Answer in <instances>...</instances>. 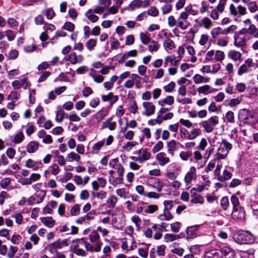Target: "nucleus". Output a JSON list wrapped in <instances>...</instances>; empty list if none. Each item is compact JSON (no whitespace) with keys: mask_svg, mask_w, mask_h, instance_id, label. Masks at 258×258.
I'll return each mask as SVG.
<instances>
[{"mask_svg":"<svg viewBox=\"0 0 258 258\" xmlns=\"http://www.w3.org/2000/svg\"><path fill=\"white\" fill-rule=\"evenodd\" d=\"M230 202L232 205V219L237 222L243 221L245 217V211L240 205L239 199L236 194L231 196Z\"/></svg>","mask_w":258,"mask_h":258,"instance_id":"1","label":"nucleus"},{"mask_svg":"<svg viewBox=\"0 0 258 258\" xmlns=\"http://www.w3.org/2000/svg\"><path fill=\"white\" fill-rule=\"evenodd\" d=\"M232 148V145L226 139H222L215 155V159L218 160L225 159Z\"/></svg>","mask_w":258,"mask_h":258,"instance_id":"2","label":"nucleus"},{"mask_svg":"<svg viewBox=\"0 0 258 258\" xmlns=\"http://www.w3.org/2000/svg\"><path fill=\"white\" fill-rule=\"evenodd\" d=\"M234 39V45L236 47H244L248 40L246 29H242L238 32H235Z\"/></svg>","mask_w":258,"mask_h":258,"instance_id":"3","label":"nucleus"},{"mask_svg":"<svg viewBox=\"0 0 258 258\" xmlns=\"http://www.w3.org/2000/svg\"><path fill=\"white\" fill-rule=\"evenodd\" d=\"M145 184L149 187L156 189L157 192H161L164 185L163 182L159 178L149 176L145 180Z\"/></svg>","mask_w":258,"mask_h":258,"instance_id":"4","label":"nucleus"},{"mask_svg":"<svg viewBox=\"0 0 258 258\" xmlns=\"http://www.w3.org/2000/svg\"><path fill=\"white\" fill-rule=\"evenodd\" d=\"M219 123V117L217 116H213L207 120L202 121L200 124L204 128L205 132L210 133L213 132L214 127Z\"/></svg>","mask_w":258,"mask_h":258,"instance_id":"5","label":"nucleus"},{"mask_svg":"<svg viewBox=\"0 0 258 258\" xmlns=\"http://www.w3.org/2000/svg\"><path fill=\"white\" fill-rule=\"evenodd\" d=\"M138 156L132 157V159L140 163H143L149 160L151 157V154L147 149H141L137 151Z\"/></svg>","mask_w":258,"mask_h":258,"instance_id":"6","label":"nucleus"},{"mask_svg":"<svg viewBox=\"0 0 258 258\" xmlns=\"http://www.w3.org/2000/svg\"><path fill=\"white\" fill-rule=\"evenodd\" d=\"M117 173V176L109 177V182L115 186L123 182V174L124 168L121 164H118V166L114 168Z\"/></svg>","mask_w":258,"mask_h":258,"instance_id":"7","label":"nucleus"},{"mask_svg":"<svg viewBox=\"0 0 258 258\" xmlns=\"http://www.w3.org/2000/svg\"><path fill=\"white\" fill-rule=\"evenodd\" d=\"M238 242L242 244H250L254 241V237L248 231L240 232L236 237Z\"/></svg>","mask_w":258,"mask_h":258,"instance_id":"8","label":"nucleus"},{"mask_svg":"<svg viewBox=\"0 0 258 258\" xmlns=\"http://www.w3.org/2000/svg\"><path fill=\"white\" fill-rule=\"evenodd\" d=\"M197 176L196 168L194 166L190 167L184 177V181L185 184L189 187L192 181L197 180Z\"/></svg>","mask_w":258,"mask_h":258,"instance_id":"9","label":"nucleus"},{"mask_svg":"<svg viewBox=\"0 0 258 258\" xmlns=\"http://www.w3.org/2000/svg\"><path fill=\"white\" fill-rule=\"evenodd\" d=\"M202 225H195L188 226L186 229V239L187 240L196 238L199 235V230Z\"/></svg>","mask_w":258,"mask_h":258,"instance_id":"10","label":"nucleus"},{"mask_svg":"<svg viewBox=\"0 0 258 258\" xmlns=\"http://www.w3.org/2000/svg\"><path fill=\"white\" fill-rule=\"evenodd\" d=\"M238 116L239 119L243 121L244 123L251 124L252 122L250 121V120L252 118V115L247 109H242L239 110Z\"/></svg>","mask_w":258,"mask_h":258,"instance_id":"11","label":"nucleus"},{"mask_svg":"<svg viewBox=\"0 0 258 258\" xmlns=\"http://www.w3.org/2000/svg\"><path fill=\"white\" fill-rule=\"evenodd\" d=\"M12 86L14 90H19L21 87L27 89L30 86L28 79L26 77H22L20 80H16L12 82Z\"/></svg>","mask_w":258,"mask_h":258,"instance_id":"12","label":"nucleus"},{"mask_svg":"<svg viewBox=\"0 0 258 258\" xmlns=\"http://www.w3.org/2000/svg\"><path fill=\"white\" fill-rule=\"evenodd\" d=\"M45 193L43 191H40L31 196L28 200L27 203L30 205L39 204L42 202L45 197Z\"/></svg>","mask_w":258,"mask_h":258,"instance_id":"13","label":"nucleus"},{"mask_svg":"<svg viewBox=\"0 0 258 258\" xmlns=\"http://www.w3.org/2000/svg\"><path fill=\"white\" fill-rule=\"evenodd\" d=\"M254 63L251 58H247L244 61V63L239 68L237 74L239 76H241L244 73H247L250 71V69L253 67Z\"/></svg>","mask_w":258,"mask_h":258,"instance_id":"14","label":"nucleus"},{"mask_svg":"<svg viewBox=\"0 0 258 258\" xmlns=\"http://www.w3.org/2000/svg\"><path fill=\"white\" fill-rule=\"evenodd\" d=\"M143 106L145 110L143 112V115L147 116H151L155 113V106L151 102H144Z\"/></svg>","mask_w":258,"mask_h":258,"instance_id":"15","label":"nucleus"},{"mask_svg":"<svg viewBox=\"0 0 258 258\" xmlns=\"http://www.w3.org/2000/svg\"><path fill=\"white\" fill-rule=\"evenodd\" d=\"M233 171V168L229 166H226L225 167V169L223 171L222 174L219 176L217 179L221 182H223L230 179L232 176V172Z\"/></svg>","mask_w":258,"mask_h":258,"instance_id":"16","label":"nucleus"},{"mask_svg":"<svg viewBox=\"0 0 258 258\" xmlns=\"http://www.w3.org/2000/svg\"><path fill=\"white\" fill-rule=\"evenodd\" d=\"M89 239L91 243L94 244L95 245H100V248H101L102 242L100 241V237L96 230L92 231L89 235Z\"/></svg>","mask_w":258,"mask_h":258,"instance_id":"17","label":"nucleus"},{"mask_svg":"<svg viewBox=\"0 0 258 258\" xmlns=\"http://www.w3.org/2000/svg\"><path fill=\"white\" fill-rule=\"evenodd\" d=\"M84 60V56L79 54L77 55L74 52H71L67 58V60L70 61L71 64H75L77 63H81Z\"/></svg>","mask_w":258,"mask_h":258,"instance_id":"18","label":"nucleus"},{"mask_svg":"<svg viewBox=\"0 0 258 258\" xmlns=\"http://www.w3.org/2000/svg\"><path fill=\"white\" fill-rule=\"evenodd\" d=\"M196 22L199 26L203 27L206 29H210L213 25L212 21L208 17L197 19Z\"/></svg>","mask_w":258,"mask_h":258,"instance_id":"19","label":"nucleus"},{"mask_svg":"<svg viewBox=\"0 0 258 258\" xmlns=\"http://www.w3.org/2000/svg\"><path fill=\"white\" fill-rule=\"evenodd\" d=\"M80 242H82L84 244L86 249L88 251L93 252L94 251L99 252L101 250L99 245L93 246L91 243L86 241V239L85 238H82L80 239Z\"/></svg>","mask_w":258,"mask_h":258,"instance_id":"20","label":"nucleus"},{"mask_svg":"<svg viewBox=\"0 0 258 258\" xmlns=\"http://www.w3.org/2000/svg\"><path fill=\"white\" fill-rule=\"evenodd\" d=\"M156 158L158 164L161 166H163L170 162L169 158L164 152H160L158 153L156 156Z\"/></svg>","mask_w":258,"mask_h":258,"instance_id":"21","label":"nucleus"},{"mask_svg":"<svg viewBox=\"0 0 258 258\" xmlns=\"http://www.w3.org/2000/svg\"><path fill=\"white\" fill-rule=\"evenodd\" d=\"M37 137L39 139H42V143L46 144H50L52 143V138L50 135L46 134V132L41 130L37 133Z\"/></svg>","mask_w":258,"mask_h":258,"instance_id":"22","label":"nucleus"},{"mask_svg":"<svg viewBox=\"0 0 258 258\" xmlns=\"http://www.w3.org/2000/svg\"><path fill=\"white\" fill-rule=\"evenodd\" d=\"M222 256L224 258H234L235 256V252L230 247L225 245L221 247Z\"/></svg>","mask_w":258,"mask_h":258,"instance_id":"23","label":"nucleus"},{"mask_svg":"<svg viewBox=\"0 0 258 258\" xmlns=\"http://www.w3.org/2000/svg\"><path fill=\"white\" fill-rule=\"evenodd\" d=\"M179 145H180L181 147L183 148V145L180 144L179 142H176L175 140H172L167 142V152L171 153L177 151L179 149Z\"/></svg>","mask_w":258,"mask_h":258,"instance_id":"24","label":"nucleus"},{"mask_svg":"<svg viewBox=\"0 0 258 258\" xmlns=\"http://www.w3.org/2000/svg\"><path fill=\"white\" fill-rule=\"evenodd\" d=\"M217 91L216 89H214L208 85H205L197 88V91L199 94L204 95H207Z\"/></svg>","mask_w":258,"mask_h":258,"instance_id":"25","label":"nucleus"},{"mask_svg":"<svg viewBox=\"0 0 258 258\" xmlns=\"http://www.w3.org/2000/svg\"><path fill=\"white\" fill-rule=\"evenodd\" d=\"M102 99L104 102L109 101V103L112 105L117 101L118 96L117 95H113L112 92H109L106 95H102Z\"/></svg>","mask_w":258,"mask_h":258,"instance_id":"26","label":"nucleus"},{"mask_svg":"<svg viewBox=\"0 0 258 258\" xmlns=\"http://www.w3.org/2000/svg\"><path fill=\"white\" fill-rule=\"evenodd\" d=\"M112 117H110L103 122L102 128H107L110 131L114 130L116 126V123L115 121H112Z\"/></svg>","mask_w":258,"mask_h":258,"instance_id":"27","label":"nucleus"},{"mask_svg":"<svg viewBox=\"0 0 258 258\" xmlns=\"http://www.w3.org/2000/svg\"><path fill=\"white\" fill-rule=\"evenodd\" d=\"M25 165L27 168H32L34 170H37L39 166L42 165V163L41 161L36 162L31 159H29L26 161Z\"/></svg>","mask_w":258,"mask_h":258,"instance_id":"28","label":"nucleus"},{"mask_svg":"<svg viewBox=\"0 0 258 258\" xmlns=\"http://www.w3.org/2000/svg\"><path fill=\"white\" fill-rule=\"evenodd\" d=\"M39 148V143L35 141L30 142L27 145L26 150L29 153L36 152Z\"/></svg>","mask_w":258,"mask_h":258,"instance_id":"29","label":"nucleus"},{"mask_svg":"<svg viewBox=\"0 0 258 258\" xmlns=\"http://www.w3.org/2000/svg\"><path fill=\"white\" fill-rule=\"evenodd\" d=\"M206 258H222L221 250L220 251L216 249L210 250L207 252Z\"/></svg>","mask_w":258,"mask_h":258,"instance_id":"30","label":"nucleus"},{"mask_svg":"<svg viewBox=\"0 0 258 258\" xmlns=\"http://www.w3.org/2000/svg\"><path fill=\"white\" fill-rule=\"evenodd\" d=\"M201 134V130L200 128H193L188 133L187 136L184 137V139L194 140Z\"/></svg>","mask_w":258,"mask_h":258,"instance_id":"31","label":"nucleus"},{"mask_svg":"<svg viewBox=\"0 0 258 258\" xmlns=\"http://www.w3.org/2000/svg\"><path fill=\"white\" fill-rule=\"evenodd\" d=\"M193 81L195 84L206 83L210 81V78L204 77L199 74L195 75L193 78Z\"/></svg>","mask_w":258,"mask_h":258,"instance_id":"32","label":"nucleus"},{"mask_svg":"<svg viewBox=\"0 0 258 258\" xmlns=\"http://www.w3.org/2000/svg\"><path fill=\"white\" fill-rule=\"evenodd\" d=\"M163 47L166 51L169 52L175 48V43L171 39L167 38L163 42Z\"/></svg>","mask_w":258,"mask_h":258,"instance_id":"33","label":"nucleus"},{"mask_svg":"<svg viewBox=\"0 0 258 258\" xmlns=\"http://www.w3.org/2000/svg\"><path fill=\"white\" fill-rule=\"evenodd\" d=\"M41 222L46 227L52 228L55 224V221L51 217H43L41 218Z\"/></svg>","mask_w":258,"mask_h":258,"instance_id":"34","label":"nucleus"},{"mask_svg":"<svg viewBox=\"0 0 258 258\" xmlns=\"http://www.w3.org/2000/svg\"><path fill=\"white\" fill-rule=\"evenodd\" d=\"M181 238V237L179 234L167 233L165 234L164 239L166 242H170L175 240L179 239Z\"/></svg>","mask_w":258,"mask_h":258,"instance_id":"35","label":"nucleus"},{"mask_svg":"<svg viewBox=\"0 0 258 258\" xmlns=\"http://www.w3.org/2000/svg\"><path fill=\"white\" fill-rule=\"evenodd\" d=\"M174 102V98L172 96H167L165 98L158 101V104L163 106L164 104L172 105Z\"/></svg>","mask_w":258,"mask_h":258,"instance_id":"36","label":"nucleus"},{"mask_svg":"<svg viewBox=\"0 0 258 258\" xmlns=\"http://www.w3.org/2000/svg\"><path fill=\"white\" fill-rule=\"evenodd\" d=\"M147 205V203H145L143 201L139 202L136 203V212L138 214H145V209L146 208L145 206Z\"/></svg>","mask_w":258,"mask_h":258,"instance_id":"37","label":"nucleus"},{"mask_svg":"<svg viewBox=\"0 0 258 258\" xmlns=\"http://www.w3.org/2000/svg\"><path fill=\"white\" fill-rule=\"evenodd\" d=\"M117 200V198L115 196H110L106 200V203L108 208L113 209L115 207Z\"/></svg>","mask_w":258,"mask_h":258,"instance_id":"38","label":"nucleus"},{"mask_svg":"<svg viewBox=\"0 0 258 258\" xmlns=\"http://www.w3.org/2000/svg\"><path fill=\"white\" fill-rule=\"evenodd\" d=\"M158 218L162 221H169L173 218V216L171 214L170 211L163 210V214L160 215Z\"/></svg>","mask_w":258,"mask_h":258,"instance_id":"39","label":"nucleus"},{"mask_svg":"<svg viewBox=\"0 0 258 258\" xmlns=\"http://www.w3.org/2000/svg\"><path fill=\"white\" fill-rule=\"evenodd\" d=\"M85 16L93 23L96 22L99 19V17L94 14L92 9L88 10L85 13Z\"/></svg>","mask_w":258,"mask_h":258,"instance_id":"40","label":"nucleus"},{"mask_svg":"<svg viewBox=\"0 0 258 258\" xmlns=\"http://www.w3.org/2000/svg\"><path fill=\"white\" fill-rule=\"evenodd\" d=\"M192 193L194 195L191 196V202L195 204L199 203L201 204L204 203V199L201 195L197 194L195 192H193Z\"/></svg>","mask_w":258,"mask_h":258,"instance_id":"41","label":"nucleus"},{"mask_svg":"<svg viewBox=\"0 0 258 258\" xmlns=\"http://www.w3.org/2000/svg\"><path fill=\"white\" fill-rule=\"evenodd\" d=\"M140 38L142 43L144 45H147L151 41L150 35L148 33L141 32Z\"/></svg>","mask_w":258,"mask_h":258,"instance_id":"42","label":"nucleus"},{"mask_svg":"<svg viewBox=\"0 0 258 258\" xmlns=\"http://www.w3.org/2000/svg\"><path fill=\"white\" fill-rule=\"evenodd\" d=\"M175 56L174 55H171V56H167L164 59V67H166L168 64V61H169L171 63H173L174 66H177L180 59H177L175 60Z\"/></svg>","mask_w":258,"mask_h":258,"instance_id":"43","label":"nucleus"},{"mask_svg":"<svg viewBox=\"0 0 258 258\" xmlns=\"http://www.w3.org/2000/svg\"><path fill=\"white\" fill-rule=\"evenodd\" d=\"M228 56L233 60L237 61L241 58V54L236 50H230L228 52Z\"/></svg>","mask_w":258,"mask_h":258,"instance_id":"44","label":"nucleus"},{"mask_svg":"<svg viewBox=\"0 0 258 258\" xmlns=\"http://www.w3.org/2000/svg\"><path fill=\"white\" fill-rule=\"evenodd\" d=\"M81 211V205L76 204L70 210V215L72 216H76L80 214Z\"/></svg>","mask_w":258,"mask_h":258,"instance_id":"45","label":"nucleus"},{"mask_svg":"<svg viewBox=\"0 0 258 258\" xmlns=\"http://www.w3.org/2000/svg\"><path fill=\"white\" fill-rule=\"evenodd\" d=\"M150 44L148 45L149 51L151 52H156L159 48V44L157 41L151 40Z\"/></svg>","mask_w":258,"mask_h":258,"instance_id":"46","label":"nucleus"},{"mask_svg":"<svg viewBox=\"0 0 258 258\" xmlns=\"http://www.w3.org/2000/svg\"><path fill=\"white\" fill-rule=\"evenodd\" d=\"M130 78H132L135 84L136 88H140L142 83V78L136 74H132Z\"/></svg>","mask_w":258,"mask_h":258,"instance_id":"47","label":"nucleus"},{"mask_svg":"<svg viewBox=\"0 0 258 258\" xmlns=\"http://www.w3.org/2000/svg\"><path fill=\"white\" fill-rule=\"evenodd\" d=\"M158 210V206L156 205H148L145 209V214H153Z\"/></svg>","mask_w":258,"mask_h":258,"instance_id":"48","label":"nucleus"},{"mask_svg":"<svg viewBox=\"0 0 258 258\" xmlns=\"http://www.w3.org/2000/svg\"><path fill=\"white\" fill-rule=\"evenodd\" d=\"M161 6V10L163 15L168 14L172 10V6L170 4L162 3Z\"/></svg>","mask_w":258,"mask_h":258,"instance_id":"49","label":"nucleus"},{"mask_svg":"<svg viewBox=\"0 0 258 258\" xmlns=\"http://www.w3.org/2000/svg\"><path fill=\"white\" fill-rule=\"evenodd\" d=\"M67 159L69 162L73 161L78 162L80 161L81 157L78 154L72 152L67 155Z\"/></svg>","mask_w":258,"mask_h":258,"instance_id":"50","label":"nucleus"},{"mask_svg":"<svg viewBox=\"0 0 258 258\" xmlns=\"http://www.w3.org/2000/svg\"><path fill=\"white\" fill-rule=\"evenodd\" d=\"M65 112L61 108H59L56 111V116L55 118V120L57 122H61L62 121Z\"/></svg>","mask_w":258,"mask_h":258,"instance_id":"51","label":"nucleus"},{"mask_svg":"<svg viewBox=\"0 0 258 258\" xmlns=\"http://www.w3.org/2000/svg\"><path fill=\"white\" fill-rule=\"evenodd\" d=\"M108 113V112L106 109H102L98 111L95 114V118L98 121L103 119Z\"/></svg>","mask_w":258,"mask_h":258,"instance_id":"52","label":"nucleus"},{"mask_svg":"<svg viewBox=\"0 0 258 258\" xmlns=\"http://www.w3.org/2000/svg\"><path fill=\"white\" fill-rule=\"evenodd\" d=\"M124 205H126L127 210L130 213L135 211L136 203H134L131 201H127L124 203Z\"/></svg>","mask_w":258,"mask_h":258,"instance_id":"53","label":"nucleus"},{"mask_svg":"<svg viewBox=\"0 0 258 258\" xmlns=\"http://www.w3.org/2000/svg\"><path fill=\"white\" fill-rule=\"evenodd\" d=\"M189 25V23L187 21L178 19L177 26L181 29H186L188 27Z\"/></svg>","mask_w":258,"mask_h":258,"instance_id":"54","label":"nucleus"},{"mask_svg":"<svg viewBox=\"0 0 258 258\" xmlns=\"http://www.w3.org/2000/svg\"><path fill=\"white\" fill-rule=\"evenodd\" d=\"M97 41L95 39H90L86 44V47L90 51H92L96 46Z\"/></svg>","mask_w":258,"mask_h":258,"instance_id":"55","label":"nucleus"},{"mask_svg":"<svg viewBox=\"0 0 258 258\" xmlns=\"http://www.w3.org/2000/svg\"><path fill=\"white\" fill-rule=\"evenodd\" d=\"M104 144L105 141L103 140L95 143L92 147L93 151H94L95 153H98L101 148L104 145Z\"/></svg>","mask_w":258,"mask_h":258,"instance_id":"56","label":"nucleus"},{"mask_svg":"<svg viewBox=\"0 0 258 258\" xmlns=\"http://www.w3.org/2000/svg\"><path fill=\"white\" fill-rule=\"evenodd\" d=\"M22 239V237L19 234H14L10 239L11 242L16 245H19Z\"/></svg>","mask_w":258,"mask_h":258,"instance_id":"57","label":"nucleus"},{"mask_svg":"<svg viewBox=\"0 0 258 258\" xmlns=\"http://www.w3.org/2000/svg\"><path fill=\"white\" fill-rule=\"evenodd\" d=\"M229 200L227 197H224L222 198L220 201V205L223 210H226L229 206Z\"/></svg>","mask_w":258,"mask_h":258,"instance_id":"58","label":"nucleus"},{"mask_svg":"<svg viewBox=\"0 0 258 258\" xmlns=\"http://www.w3.org/2000/svg\"><path fill=\"white\" fill-rule=\"evenodd\" d=\"M18 250V248L16 246L11 245L9 247L7 256L9 258H13Z\"/></svg>","mask_w":258,"mask_h":258,"instance_id":"59","label":"nucleus"},{"mask_svg":"<svg viewBox=\"0 0 258 258\" xmlns=\"http://www.w3.org/2000/svg\"><path fill=\"white\" fill-rule=\"evenodd\" d=\"M170 227L172 231L175 233H177L180 231L181 227V224L179 222H176L170 224Z\"/></svg>","mask_w":258,"mask_h":258,"instance_id":"60","label":"nucleus"},{"mask_svg":"<svg viewBox=\"0 0 258 258\" xmlns=\"http://www.w3.org/2000/svg\"><path fill=\"white\" fill-rule=\"evenodd\" d=\"M148 15L152 17H157L159 15V11L156 7H151L147 12Z\"/></svg>","mask_w":258,"mask_h":258,"instance_id":"61","label":"nucleus"},{"mask_svg":"<svg viewBox=\"0 0 258 258\" xmlns=\"http://www.w3.org/2000/svg\"><path fill=\"white\" fill-rule=\"evenodd\" d=\"M92 195L93 198H98L103 200L106 198V192L103 190H101L98 192H93Z\"/></svg>","mask_w":258,"mask_h":258,"instance_id":"62","label":"nucleus"},{"mask_svg":"<svg viewBox=\"0 0 258 258\" xmlns=\"http://www.w3.org/2000/svg\"><path fill=\"white\" fill-rule=\"evenodd\" d=\"M24 138V136L23 132H20L18 133L15 136L13 142L15 144H19L21 143Z\"/></svg>","mask_w":258,"mask_h":258,"instance_id":"63","label":"nucleus"},{"mask_svg":"<svg viewBox=\"0 0 258 258\" xmlns=\"http://www.w3.org/2000/svg\"><path fill=\"white\" fill-rule=\"evenodd\" d=\"M215 59L218 61H222L225 58L224 53L221 50H217L215 53Z\"/></svg>","mask_w":258,"mask_h":258,"instance_id":"64","label":"nucleus"}]
</instances>
